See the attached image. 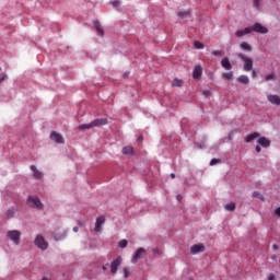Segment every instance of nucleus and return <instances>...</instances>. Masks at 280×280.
<instances>
[{"mask_svg":"<svg viewBox=\"0 0 280 280\" xmlns=\"http://www.w3.org/2000/svg\"><path fill=\"white\" fill-rule=\"evenodd\" d=\"M27 205L32 207V209H43V202H40V199L36 196H30L27 198Z\"/></svg>","mask_w":280,"mask_h":280,"instance_id":"obj_1","label":"nucleus"},{"mask_svg":"<svg viewBox=\"0 0 280 280\" xmlns=\"http://www.w3.org/2000/svg\"><path fill=\"white\" fill-rule=\"evenodd\" d=\"M7 236L9 237V240H11V242H13V244H15L16 246H19V244H21V232L18 230H12L9 231L7 233Z\"/></svg>","mask_w":280,"mask_h":280,"instance_id":"obj_2","label":"nucleus"},{"mask_svg":"<svg viewBox=\"0 0 280 280\" xmlns=\"http://www.w3.org/2000/svg\"><path fill=\"white\" fill-rule=\"evenodd\" d=\"M34 244L40 250H47V248H49V243L45 241V237L43 235H37L35 237Z\"/></svg>","mask_w":280,"mask_h":280,"instance_id":"obj_3","label":"nucleus"},{"mask_svg":"<svg viewBox=\"0 0 280 280\" xmlns=\"http://www.w3.org/2000/svg\"><path fill=\"white\" fill-rule=\"evenodd\" d=\"M145 255H148L145 248L139 247L131 257V264H138L139 259H143Z\"/></svg>","mask_w":280,"mask_h":280,"instance_id":"obj_4","label":"nucleus"},{"mask_svg":"<svg viewBox=\"0 0 280 280\" xmlns=\"http://www.w3.org/2000/svg\"><path fill=\"white\" fill-rule=\"evenodd\" d=\"M238 58L244 62V71H253V59L246 57L244 54H238Z\"/></svg>","mask_w":280,"mask_h":280,"instance_id":"obj_5","label":"nucleus"},{"mask_svg":"<svg viewBox=\"0 0 280 280\" xmlns=\"http://www.w3.org/2000/svg\"><path fill=\"white\" fill-rule=\"evenodd\" d=\"M30 170L35 180H43V178H45V174L36 165H31Z\"/></svg>","mask_w":280,"mask_h":280,"instance_id":"obj_6","label":"nucleus"},{"mask_svg":"<svg viewBox=\"0 0 280 280\" xmlns=\"http://www.w3.org/2000/svg\"><path fill=\"white\" fill-rule=\"evenodd\" d=\"M122 261H124V258H121V256H118L116 259H114L110 262L112 275H117V270L119 269V266H121Z\"/></svg>","mask_w":280,"mask_h":280,"instance_id":"obj_7","label":"nucleus"},{"mask_svg":"<svg viewBox=\"0 0 280 280\" xmlns=\"http://www.w3.org/2000/svg\"><path fill=\"white\" fill-rule=\"evenodd\" d=\"M252 27V32H256L257 34H268V27L262 25L261 23H255Z\"/></svg>","mask_w":280,"mask_h":280,"instance_id":"obj_8","label":"nucleus"},{"mask_svg":"<svg viewBox=\"0 0 280 280\" xmlns=\"http://www.w3.org/2000/svg\"><path fill=\"white\" fill-rule=\"evenodd\" d=\"M104 222H106V218L104 215H101L96 219L94 231L95 233H100L102 231V226L104 225Z\"/></svg>","mask_w":280,"mask_h":280,"instance_id":"obj_9","label":"nucleus"},{"mask_svg":"<svg viewBox=\"0 0 280 280\" xmlns=\"http://www.w3.org/2000/svg\"><path fill=\"white\" fill-rule=\"evenodd\" d=\"M247 34H253V28L250 26H247L244 30H238L235 32V36L237 38H242L243 36H246Z\"/></svg>","mask_w":280,"mask_h":280,"instance_id":"obj_10","label":"nucleus"},{"mask_svg":"<svg viewBox=\"0 0 280 280\" xmlns=\"http://www.w3.org/2000/svg\"><path fill=\"white\" fill-rule=\"evenodd\" d=\"M267 100L268 102H270V104H273V106H280V96L277 94H269L267 95Z\"/></svg>","mask_w":280,"mask_h":280,"instance_id":"obj_11","label":"nucleus"},{"mask_svg":"<svg viewBox=\"0 0 280 280\" xmlns=\"http://www.w3.org/2000/svg\"><path fill=\"white\" fill-rule=\"evenodd\" d=\"M50 139H51V141H55V143H65V138H62V135H60L56 131H52L50 133Z\"/></svg>","mask_w":280,"mask_h":280,"instance_id":"obj_12","label":"nucleus"},{"mask_svg":"<svg viewBox=\"0 0 280 280\" xmlns=\"http://www.w3.org/2000/svg\"><path fill=\"white\" fill-rule=\"evenodd\" d=\"M190 253L191 255H198L199 253H205V245L202 244L192 245L190 247Z\"/></svg>","mask_w":280,"mask_h":280,"instance_id":"obj_13","label":"nucleus"},{"mask_svg":"<svg viewBox=\"0 0 280 280\" xmlns=\"http://www.w3.org/2000/svg\"><path fill=\"white\" fill-rule=\"evenodd\" d=\"M108 124V119L106 118H97L92 121V126L94 128H100V126H106Z\"/></svg>","mask_w":280,"mask_h":280,"instance_id":"obj_14","label":"nucleus"},{"mask_svg":"<svg viewBox=\"0 0 280 280\" xmlns=\"http://www.w3.org/2000/svg\"><path fill=\"white\" fill-rule=\"evenodd\" d=\"M221 67H223L225 71H231V69H233V65L231 63L229 57H225L221 60Z\"/></svg>","mask_w":280,"mask_h":280,"instance_id":"obj_15","label":"nucleus"},{"mask_svg":"<svg viewBox=\"0 0 280 280\" xmlns=\"http://www.w3.org/2000/svg\"><path fill=\"white\" fill-rule=\"evenodd\" d=\"M201 75H202V66H200V65L195 66L194 71H192V78L195 80H198L201 78Z\"/></svg>","mask_w":280,"mask_h":280,"instance_id":"obj_16","label":"nucleus"},{"mask_svg":"<svg viewBox=\"0 0 280 280\" xmlns=\"http://www.w3.org/2000/svg\"><path fill=\"white\" fill-rule=\"evenodd\" d=\"M258 145L261 148H270V140L266 137H261L257 140Z\"/></svg>","mask_w":280,"mask_h":280,"instance_id":"obj_17","label":"nucleus"},{"mask_svg":"<svg viewBox=\"0 0 280 280\" xmlns=\"http://www.w3.org/2000/svg\"><path fill=\"white\" fill-rule=\"evenodd\" d=\"M94 27H95L98 36H104V27H102V24H100L98 21H94Z\"/></svg>","mask_w":280,"mask_h":280,"instance_id":"obj_18","label":"nucleus"},{"mask_svg":"<svg viewBox=\"0 0 280 280\" xmlns=\"http://www.w3.org/2000/svg\"><path fill=\"white\" fill-rule=\"evenodd\" d=\"M255 139H259V133L254 132L250 133L246 137V143H253V141H255Z\"/></svg>","mask_w":280,"mask_h":280,"instance_id":"obj_19","label":"nucleus"},{"mask_svg":"<svg viewBox=\"0 0 280 280\" xmlns=\"http://www.w3.org/2000/svg\"><path fill=\"white\" fill-rule=\"evenodd\" d=\"M241 49H243V51H253V46H250V44L246 43V42H242L240 44Z\"/></svg>","mask_w":280,"mask_h":280,"instance_id":"obj_20","label":"nucleus"},{"mask_svg":"<svg viewBox=\"0 0 280 280\" xmlns=\"http://www.w3.org/2000/svg\"><path fill=\"white\" fill-rule=\"evenodd\" d=\"M237 82H240L241 84H248L250 82V79L248 78V75H240L237 78Z\"/></svg>","mask_w":280,"mask_h":280,"instance_id":"obj_21","label":"nucleus"},{"mask_svg":"<svg viewBox=\"0 0 280 280\" xmlns=\"http://www.w3.org/2000/svg\"><path fill=\"white\" fill-rule=\"evenodd\" d=\"M14 215H16V209H15V208H10V209L5 212V218H8V220L14 218Z\"/></svg>","mask_w":280,"mask_h":280,"instance_id":"obj_22","label":"nucleus"},{"mask_svg":"<svg viewBox=\"0 0 280 280\" xmlns=\"http://www.w3.org/2000/svg\"><path fill=\"white\" fill-rule=\"evenodd\" d=\"M93 127V121L89 124H83L79 126V130H91Z\"/></svg>","mask_w":280,"mask_h":280,"instance_id":"obj_23","label":"nucleus"},{"mask_svg":"<svg viewBox=\"0 0 280 280\" xmlns=\"http://www.w3.org/2000/svg\"><path fill=\"white\" fill-rule=\"evenodd\" d=\"M222 78H223V80H233L234 73H233V71L224 72V73H222Z\"/></svg>","mask_w":280,"mask_h":280,"instance_id":"obj_24","label":"nucleus"},{"mask_svg":"<svg viewBox=\"0 0 280 280\" xmlns=\"http://www.w3.org/2000/svg\"><path fill=\"white\" fill-rule=\"evenodd\" d=\"M122 271H124V278L125 279H128V277H130V275H132V268L125 267L122 269Z\"/></svg>","mask_w":280,"mask_h":280,"instance_id":"obj_25","label":"nucleus"},{"mask_svg":"<svg viewBox=\"0 0 280 280\" xmlns=\"http://www.w3.org/2000/svg\"><path fill=\"white\" fill-rule=\"evenodd\" d=\"M135 152V149L132 147H124L122 148V154H132Z\"/></svg>","mask_w":280,"mask_h":280,"instance_id":"obj_26","label":"nucleus"},{"mask_svg":"<svg viewBox=\"0 0 280 280\" xmlns=\"http://www.w3.org/2000/svg\"><path fill=\"white\" fill-rule=\"evenodd\" d=\"M225 211H233L235 209V202H230L224 206Z\"/></svg>","mask_w":280,"mask_h":280,"instance_id":"obj_27","label":"nucleus"},{"mask_svg":"<svg viewBox=\"0 0 280 280\" xmlns=\"http://www.w3.org/2000/svg\"><path fill=\"white\" fill-rule=\"evenodd\" d=\"M253 198H258V200H265L264 195H261V192L259 191H254Z\"/></svg>","mask_w":280,"mask_h":280,"instance_id":"obj_28","label":"nucleus"},{"mask_svg":"<svg viewBox=\"0 0 280 280\" xmlns=\"http://www.w3.org/2000/svg\"><path fill=\"white\" fill-rule=\"evenodd\" d=\"M119 248H126L128 246V240H121L118 243Z\"/></svg>","mask_w":280,"mask_h":280,"instance_id":"obj_29","label":"nucleus"},{"mask_svg":"<svg viewBox=\"0 0 280 280\" xmlns=\"http://www.w3.org/2000/svg\"><path fill=\"white\" fill-rule=\"evenodd\" d=\"M194 47L196 49H205V45L202 43H200V42H195L194 43Z\"/></svg>","mask_w":280,"mask_h":280,"instance_id":"obj_30","label":"nucleus"},{"mask_svg":"<svg viewBox=\"0 0 280 280\" xmlns=\"http://www.w3.org/2000/svg\"><path fill=\"white\" fill-rule=\"evenodd\" d=\"M152 252L155 257H161V255H163V252L159 248H154Z\"/></svg>","mask_w":280,"mask_h":280,"instance_id":"obj_31","label":"nucleus"},{"mask_svg":"<svg viewBox=\"0 0 280 280\" xmlns=\"http://www.w3.org/2000/svg\"><path fill=\"white\" fill-rule=\"evenodd\" d=\"M212 56L222 57V56H224V51H222V50H213L212 51Z\"/></svg>","mask_w":280,"mask_h":280,"instance_id":"obj_32","label":"nucleus"},{"mask_svg":"<svg viewBox=\"0 0 280 280\" xmlns=\"http://www.w3.org/2000/svg\"><path fill=\"white\" fill-rule=\"evenodd\" d=\"M182 84H183V80L174 79L173 86H182Z\"/></svg>","mask_w":280,"mask_h":280,"instance_id":"obj_33","label":"nucleus"},{"mask_svg":"<svg viewBox=\"0 0 280 280\" xmlns=\"http://www.w3.org/2000/svg\"><path fill=\"white\" fill-rule=\"evenodd\" d=\"M266 82H270V80H275V73H269L265 77Z\"/></svg>","mask_w":280,"mask_h":280,"instance_id":"obj_34","label":"nucleus"},{"mask_svg":"<svg viewBox=\"0 0 280 280\" xmlns=\"http://www.w3.org/2000/svg\"><path fill=\"white\" fill-rule=\"evenodd\" d=\"M178 14L182 16V19H187V16H189V12L187 11L179 12Z\"/></svg>","mask_w":280,"mask_h":280,"instance_id":"obj_35","label":"nucleus"},{"mask_svg":"<svg viewBox=\"0 0 280 280\" xmlns=\"http://www.w3.org/2000/svg\"><path fill=\"white\" fill-rule=\"evenodd\" d=\"M5 80H8V74H1V75H0V84H1L2 82H5Z\"/></svg>","mask_w":280,"mask_h":280,"instance_id":"obj_36","label":"nucleus"},{"mask_svg":"<svg viewBox=\"0 0 280 280\" xmlns=\"http://www.w3.org/2000/svg\"><path fill=\"white\" fill-rule=\"evenodd\" d=\"M218 163H220V160H218V159H212L210 161V165H218Z\"/></svg>","mask_w":280,"mask_h":280,"instance_id":"obj_37","label":"nucleus"},{"mask_svg":"<svg viewBox=\"0 0 280 280\" xmlns=\"http://www.w3.org/2000/svg\"><path fill=\"white\" fill-rule=\"evenodd\" d=\"M275 213L278 218H280V207L275 210Z\"/></svg>","mask_w":280,"mask_h":280,"instance_id":"obj_38","label":"nucleus"},{"mask_svg":"<svg viewBox=\"0 0 280 280\" xmlns=\"http://www.w3.org/2000/svg\"><path fill=\"white\" fill-rule=\"evenodd\" d=\"M268 280H276V278H275V276H273L272 273H270V275L268 276Z\"/></svg>","mask_w":280,"mask_h":280,"instance_id":"obj_39","label":"nucleus"},{"mask_svg":"<svg viewBox=\"0 0 280 280\" xmlns=\"http://www.w3.org/2000/svg\"><path fill=\"white\" fill-rule=\"evenodd\" d=\"M65 236H66V234H63L62 236L55 235V240H62V237H65Z\"/></svg>","mask_w":280,"mask_h":280,"instance_id":"obj_40","label":"nucleus"},{"mask_svg":"<svg viewBox=\"0 0 280 280\" xmlns=\"http://www.w3.org/2000/svg\"><path fill=\"white\" fill-rule=\"evenodd\" d=\"M113 5H114V8H117V5H119V1H114Z\"/></svg>","mask_w":280,"mask_h":280,"instance_id":"obj_41","label":"nucleus"},{"mask_svg":"<svg viewBox=\"0 0 280 280\" xmlns=\"http://www.w3.org/2000/svg\"><path fill=\"white\" fill-rule=\"evenodd\" d=\"M256 152H257V153L261 152V147L257 145V147H256Z\"/></svg>","mask_w":280,"mask_h":280,"instance_id":"obj_42","label":"nucleus"},{"mask_svg":"<svg viewBox=\"0 0 280 280\" xmlns=\"http://www.w3.org/2000/svg\"><path fill=\"white\" fill-rule=\"evenodd\" d=\"M102 268L103 270H108V265H104Z\"/></svg>","mask_w":280,"mask_h":280,"instance_id":"obj_43","label":"nucleus"},{"mask_svg":"<svg viewBox=\"0 0 280 280\" xmlns=\"http://www.w3.org/2000/svg\"><path fill=\"white\" fill-rule=\"evenodd\" d=\"M177 200H183V196H180V195H177Z\"/></svg>","mask_w":280,"mask_h":280,"instance_id":"obj_44","label":"nucleus"},{"mask_svg":"<svg viewBox=\"0 0 280 280\" xmlns=\"http://www.w3.org/2000/svg\"><path fill=\"white\" fill-rule=\"evenodd\" d=\"M272 248H273L275 250H279V246H277V245H273Z\"/></svg>","mask_w":280,"mask_h":280,"instance_id":"obj_45","label":"nucleus"},{"mask_svg":"<svg viewBox=\"0 0 280 280\" xmlns=\"http://www.w3.org/2000/svg\"><path fill=\"white\" fill-rule=\"evenodd\" d=\"M171 178H176V174L172 173Z\"/></svg>","mask_w":280,"mask_h":280,"instance_id":"obj_46","label":"nucleus"},{"mask_svg":"<svg viewBox=\"0 0 280 280\" xmlns=\"http://www.w3.org/2000/svg\"><path fill=\"white\" fill-rule=\"evenodd\" d=\"M73 232H74V233H78V228H73Z\"/></svg>","mask_w":280,"mask_h":280,"instance_id":"obj_47","label":"nucleus"},{"mask_svg":"<svg viewBox=\"0 0 280 280\" xmlns=\"http://www.w3.org/2000/svg\"><path fill=\"white\" fill-rule=\"evenodd\" d=\"M253 78H255V71H253Z\"/></svg>","mask_w":280,"mask_h":280,"instance_id":"obj_48","label":"nucleus"},{"mask_svg":"<svg viewBox=\"0 0 280 280\" xmlns=\"http://www.w3.org/2000/svg\"><path fill=\"white\" fill-rule=\"evenodd\" d=\"M42 280H49V279H47V278H43Z\"/></svg>","mask_w":280,"mask_h":280,"instance_id":"obj_49","label":"nucleus"}]
</instances>
